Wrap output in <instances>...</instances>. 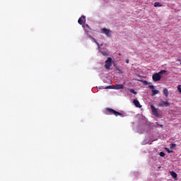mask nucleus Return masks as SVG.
Here are the masks:
<instances>
[{
	"mask_svg": "<svg viewBox=\"0 0 181 181\" xmlns=\"http://www.w3.org/2000/svg\"><path fill=\"white\" fill-rule=\"evenodd\" d=\"M92 40L97 45L98 49H100V44L95 40V39L92 38Z\"/></svg>",
	"mask_w": 181,
	"mask_h": 181,
	"instance_id": "nucleus-15",
	"label": "nucleus"
},
{
	"mask_svg": "<svg viewBox=\"0 0 181 181\" xmlns=\"http://www.w3.org/2000/svg\"><path fill=\"white\" fill-rule=\"evenodd\" d=\"M151 109L152 110L153 115H155L156 117H158V115H159V114L158 113V110L156 109V107H155V106H153V105H151Z\"/></svg>",
	"mask_w": 181,
	"mask_h": 181,
	"instance_id": "nucleus-5",
	"label": "nucleus"
},
{
	"mask_svg": "<svg viewBox=\"0 0 181 181\" xmlns=\"http://www.w3.org/2000/svg\"><path fill=\"white\" fill-rule=\"evenodd\" d=\"M106 111H107V112H109V114H110V115H115V117H118V116L124 117V115L122 113L119 112L117 110H115L110 107L106 108Z\"/></svg>",
	"mask_w": 181,
	"mask_h": 181,
	"instance_id": "nucleus-1",
	"label": "nucleus"
},
{
	"mask_svg": "<svg viewBox=\"0 0 181 181\" xmlns=\"http://www.w3.org/2000/svg\"><path fill=\"white\" fill-rule=\"evenodd\" d=\"M160 127H163V125H161Z\"/></svg>",
	"mask_w": 181,
	"mask_h": 181,
	"instance_id": "nucleus-27",
	"label": "nucleus"
},
{
	"mask_svg": "<svg viewBox=\"0 0 181 181\" xmlns=\"http://www.w3.org/2000/svg\"><path fill=\"white\" fill-rule=\"evenodd\" d=\"M165 153L163 151L160 152V156H161L162 158H163L165 156Z\"/></svg>",
	"mask_w": 181,
	"mask_h": 181,
	"instance_id": "nucleus-19",
	"label": "nucleus"
},
{
	"mask_svg": "<svg viewBox=\"0 0 181 181\" xmlns=\"http://www.w3.org/2000/svg\"><path fill=\"white\" fill-rule=\"evenodd\" d=\"M166 70H161L160 71L158 72L159 75L165 74L166 73Z\"/></svg>",
	"mask_w": 181,
	"mask_h": 181,
	"instance_id": "nucleus-16",
	"label": "nucleus"
},
{
	"mask_svg": "<svg viewBox=\"0 0 181 181\" xmlns=\"http://www.w3.org/2000/svg\"><path fill=\"white\" fill-rule=\"evenodd\" d=\"M170 175L172 176V177H173V179H175V180H177V174H176V173L172 171L170 172Z\"/></svg>",
	"mask_w": 181,
	"mask_h": 181,
	"instance_id": "nucleus-8",
	"label": "nucleus"
},
{
	"mask_svg": "<svg viewBox=\"0 0 181 181\" xmlns=\"http://www.w3.org/2000/svg\"><path fill=\"white\" fill-rule=\"evenodd\" d=\"M158 169H160V167H158Z\"/></svg>",
	"mask_w": 181,
	"mask_h": 181,
	"instance_id": "nucleus-25",
	"label": "nucleus"
},
{
	"mask_svg": "<svg viewBox=\"0 0 181 181\" xmlns=\"http://www.w3.org/2000/svg\"><path fill=\"white\" fill-rule=\"evenodd\" d=\"M133 103H134V105L136 107H137V108H142V106L141 105V103H139V100H138L136 99H134L133 100Z\"/></svg>",
	"mask_w": 181,
	"mask_h": 181,
	"instance_id": "nucleus-7",
	"label": "nucleus"
},
{
	"mask_svg": "<svg viewBox=\"0 0 181 181\" xmlns=\"http://www.w3.org/2000/svg\"><path fill=\"white\" fill-rule=\"evenodd\" d=\"M105 88L106 89H108V88H115V86H108Z\"/></svg>",
	"mask_w": 181,
	"mask_h": 181,
	"instance_id": "nucleus-18",
	"label": "nucleus"
},
{
	"mask_svg": "<svg viewBox=\"0 0 181 181\" xmlns=\"http://www.w3.org/2000/svg\"><path fill=\"white\" fill-rule=\"evenodd\" d=\"M111 66H112V59L111 57H108L105 62V69L110 70L111 69Z\"/></svg>",
	"mask_w": 181,
	"mask_h": 181,
	"instance_id": "nucleus-2",
	"label": "nucleus"
},
{
	"mask_svg": "<svg viewBox=\"0 0 181 181\" xmlns=\"http://www.w3.org/2000/svg\"><path fill=\"white\" fill-rule=\"evenodd\" d=\"M177 90L181 93V86L180 85L177 86Z\"/></svg>",
	"mask_w": 181,
	"mask_h": 181,
	"instance_id": "nucleus-22",
	"label": "nucleus"
},
{
	"mask_svg": "<svg viewBox=\"0 0 181 181\" xmlns=\"http://www.w3.org/2000/svg\"><path fill=\"white\" fill-rule=\"evenodd\" d=\"M126 63H127V64H129V59H126Z\"/></svg>",
	"mask_w": 181,
	"mask_h": 181,
	"instance_id": "nucleus-23",
	"label": "nucleus"
},
{
	"mask_svg": "<svg viewBox=\"0 0 181 181\" xmlns=\"http://www.w3.org/2000/svg\"><path fill=\"white\" fill-rule=\"evenodd\" d=\"M162 6V4L159 3V2H155L154 3V7L155 8H158V7H160Z\"/></svg>",
	"mask_w": 181,
	"mask_h": 181,
	"instance_id": "nucleus-13",
	"label": "nucleus"
},
{
	"mask_svg": "<svg viewBox=\"0 0 181 181\" xmlns=\"http://www.w3.org/2000/svg\"><path fill=\"white\" fill-rule=\"evenodd\" d=\"M175 146H176V144H171L170 145V148H175Z\"/></svg>",
	"mask_w": 181,
	"mask_h": 181,
	"instance_id": "nucleus-21",
	"label": "nucleus"
},
{
	"mask_svg": "<svg viewBox=\"0 0 181 181\" xmlns=\"http://www.w3.org/2000/svg\"><path fill=\"white\" fill-rule=\"evenodd\" d=\"M101 33H104L107 37H111V30L107 28H102Z\"/></svg>",
	"mask_w": 181,
	"mask_h": 181,
	"instance_id": "nucleus-3",
	"label": "nucleus"
},
{
	"mask_svg": "<svg viewBox=\"0 0 181 181\" xmlns=\"http://www.w3.org/2000/svg\"><path fill=\"white\" fill-rule=\"evenodd\" d=\"M115 90H122V88H124V85L122 84H117L115 86Z\"/></svg>",
	"mask_w": 181,
	"mask_h": 181,
	"instance_id": "nucleus-9",
	"label": "nucleus"
},
{
	"mask_svg": "<svg viewBox=\"0 0 181 181\" xmlns=\"http://www.w3.org/2000/svg\"><path fill=\"white\" fill-rule=\"evenodd\" d=\"M170 103L168 101H162L161 103H158V107H169Z\"/></svg>",
	"mask_w": 181,
	"mask_h": 181,
	"instance_id": "nucleus-6",
	"label": "nucleus"
},
{
	"mask_svg": "<svg viewBox=\"0 0 181 181\" xmlns=\"http://www.w3.org/2000/svg\"><path fill=\"white\" fill-rule=\"evenodd\" d=\"M100 46H103V44H101V45Z\"/></svg>",
	"mask_w": 181,
	"mask_h": 181,
	"instance_id": "nucleus-26",
	"label": "nucleus"
},
{
	"mask_svg": "<svg viewBox=\"0 0 181 181\" xmlns=\"http://www.w3.org/2000/svg\"><path fill=\"white\" fill-rule=\"evenodd\" d=\"M83 19H86V16H83L81 18H79V19L78 20V23L79 25H83Z\"/></svg>",
	"mask_w": 181,
	"mask_h": 181,
	"instance_id": "nucleus-10",
	"label": "nucleus"
},
{
	"mask_svg": "<svg viewBox=\"0 0 181 181\" xmlns=\"http://www.w3.org/2000/svg\"><path fill=\"white\" fill-rule=\"evenodd\" d=\"M153 81H160L162 76L159 74V73L154 74L152 76Z\"/></svg>",
	"mask_w": 181,
	"mask_h": 181,
	"instance_id": "nucleus-4",
	"label": "nucleus"
},
{
	"mask_svg": "<svg viewBox=\"0 0 181 181\" xmlns=\"http://www.w3.org/2000/svg\"><path fill=\"white\" fill-rule=\"evenodd\" d=\"M129 91H130V93H132V94H137L136 91H135V90L134 89H129Z\"/></svg>",
	"mask_w": 181,
	"mask_h": 181,
	"instance_id": "nucleus-17",
	"label": "nucleus"
},
{
	"mask_svg": "<svg viewBox=\"0 0 181 181\" xmlns=\"http://www.w3.org/2000/svg\"><path fill=\"white\" fill-rule=\"evenodd\" d=\"M163 94H164L165 97H166V98L169 97V91L168 90V88L163 89Z\"/></svg>",
	"mask_w": 181,
	"mask_h": 181,
	"instance_id": "nucleus-11",
	"label": "nucleus"
},
{
	"mask_svg": "<svg viewBox=\"0 0 181 181\" xmlns=\"http://www.w3.org/2000/svg\"><path fill=\"white\" fill-rule=\"evenodd\" d=\"M152 91V95H153V97L154 96V95H156V94H159V90H151Z\"/></svg>",
	"mask_w": 181,
	"mask_h": 181,
	"instance_id": "nucleus-12",
	"label": "nucleus"
},
{
	"mask_svg": "<svg viewBox=\"0 0 181 181\" xmlns=\"http://www.w3.org/2000/svg\"><path fill=\"white\" fill-rule=\"evenodd\" d=\"M148 88H150L151 90H153L155 88V86L153 85H150L148 86Z\"/></svg>",
	"mask_w": 181,
	"mask_h": 181,
	"instance_id": "nucleus-20",
	"label": "nucleus"
},
{
	"mask_svg": "<svg viewBox=\"0 0 181 181\" xmlns=\"http://www.w3.org/2000/svg\"><path fill=\"white\" fill-rule=\"evenodd\" d=\"M141 82L143 83V84L144 86H148V85L151 84V83H148L147 81H141Z\"/></svg>",
	"mask_w": 181,
	"mask_h": 181,
	"instance_id": "nucleus-14",
	"label": "nucleus"
},
{
	"mask_svg": "<svg viewBox=\"0 0 181 181\" xmlns=\"http://www.w3.org/2000/svg\"><path fill=\"white\" fill-rule=\"evenodd\" d=\"M177 62H180V64H181V61H180V59H177Z\"/></svg>",
	"mask_w": 181,
	"mask_h": 181,
	"instance_id": "nucleus-24",
	"label": "nucleus"
}]
</instances>
